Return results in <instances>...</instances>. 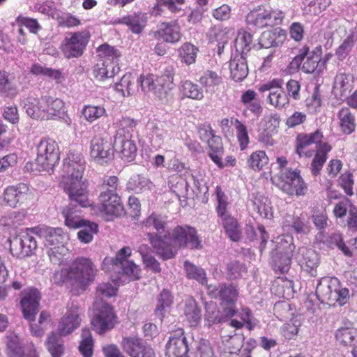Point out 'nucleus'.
Listing matches in <instances>:
<instances>
[{
  "label": "nucleus",
  "mask_w": 357,
  "mask_h": 357,
  "mask_svg": "<svg viewBox=\"0 0 357 357\" xmlns=\"http://www.w3.org/2000/svg\"><path fill=\"white\" fill-rule=\"evenodd\" d=\"M155 233H149L148 236L156 253L163 259L174 257L178 248L189 247L192 249L202 248L196 230L187 225L178 226L171 234L165 230V225H153Z\"/></svg>",
  "instance_id": "f257e3e1"
},
{
  "label": "nucleus",
  "mask_w": 357,
  "mask_h": 357,
  "mask_svg": "<svg viewBox=\"0 0 357 357\" xmlns=\"http://www.w3.org/2000/svg\"><path fill=\"white\" fill-rule=\"evenodd\" d=\"M86 162L80 152L70 150L64 161V168L67 173L63 177L61 185L72 202L86 207L89 204L88 181L83 179Z\"/></svg>",
  "instance_id": "f03ea898"
},
{
  "label": "nucleus",
  "mask_w": 357,
  "mask_h": 357,
  "mask_svg": "<svg viewBox=\"0 0 357 357\" xmlns=\"http://www.w3.org/2000/svg\"><path fill=\"white\" fill-rule=\"evenodd\" d=\"M27 114L36 120H52L61 118L66 112L63 100L50 96L31 99L24 106Z\"/></svg>",
  "instance_id": "7ed1b4c3"
},
{
  "label": "nucleus",
  "mask_w": 357,
  "mask_h": 357,
  "mask_svg": "<svg viewBox=\"0 0 357 357\" xmlns=\"http://www.w3.org/2000/svg\"><path fill=\"white\" fill-rule=\"evenodd\" d=\"M316 295L321 303L342 306L349 302L350 294L336 277H323L317 286Z\"/></svg>",
  "instance_id": "20e7f679"
},
{
  "label": "nucleus",
  "mask_w": 357,
  "mask_h": 357,
  "mask_svg": "<svg viewBox=\"0 0 357 357\" xmlns=\"http://www.w3.org/2000/svg\"><path fill=\"white\" fill-rule=\"evenodd\" d=\"M96 268L87 258H79L72 263L69 269H61L54 273L53 280L55 283H63L73 280L82 286L89 285L93 281Z\"/></svg>",
  "instance_id": "39448f33"
},
{
  "label": "nucleus",
  "mask_w": 357,
  "mask_h": 357,
  "mask_svg": "<svg viewBox=\"0 0 357 357\" xmlns=\"http://www.w3.org/2000/svg\"><path fill=\"white\" fill-rule=\"evenodd\" d=\"M271 182L283 192L289 196H304L307 191V184L301 176V170L285 169L272 176Z\"/></svg>",
  "instance_id": "423d86ee"
},
{
  "label": "nucleus",
  "mask_w": 357,
  "mask_h": 357,
  "mask_svg": "<svg viewBox=\"0 0 357 357\" xmlns=\"http://www.w3.org/2000/svg\"><path fill=\"white\" fill-rule=\"evenodd\" d=\"M285 13L278 8L261 5L250 10L245 17L246 24L255 30L273 27L282 24Z\"/></svg>",
  "instance_id": "0eeeda50"
},
{
  "label": "nucleus",
  "mask_w": 357,
  "mask_h": 357,
  "mask_svg": "<svg viewBox=\"0 0 357 357\" xmlns=\"http://www.w3.org/2000/svg\"><path fill=\"white\" fill-rule=\"evenodd\" d=\"M60 160V151L57 142L50 137H43L37 146L36 163L40 171L53 169Z\"/></svg>",
  "instance_id": "6e6552de"
},
{
  "label": "nucleus",
  "mask_w": 357,
  "mask_h": 357,
  "mask_svg": "<svg viewBox=\"0 0 357 357\" xmlns=\"http://www.w3.org/2000/svg\"><path fill=\"white\" fill-rule=\"evenodd\" d=\"M321 54L322 48L320 45L310 53V47L305 45L300 49L299 54L294 58L291 64L299 67L306 58L301 66L302 70L308 74H320L326 68V61H322Z\"/></svg>",
  "instance_id": "1a4fd4ad"
},
{
  "label": "nucleus",
  "mask_w": 357,
  "mask_h": 357,
  "mask_svg": "<svg viewBox=\"0 0 357 357\" xmlns=\"http://www.w3.org/2000/svg\"><path fill=\"white\" fill-rule=\"evenodd\" d=\"M90 38L91 34L86 30L68 33L60 46L64 57L70 59L82 56Z\"/></svg>",
  "instance_id": "9d476101"
},
{
  "label": "nucleus",
  "mask_w": 357,
  "mask_h": 357,
  "mask_svg": "<svg viewBox=\"0 0 357 357\" xmlns=\"http://www.w3.org/2000/svg\"><path fill=\"white\" fill-rule=\"evenodd\" d=\"M283 82L282 79L274 78L258 86V90L261 93L269 91L267 97L268 103L278 110L284 109L289 105V96L282 87Z\"/></svg>",
  "instance_id": "9b49d317"
},
{
  "label": "nucleus",
  "mask_w": 357,
  "mask_h": 357,
  "mask_svg": "<svg viewBox=\"0 0 357 357\" xmlns=\"http://www.w3.org/2000/svg\"><path fill=\"white\" fill-rule=\"evenodd\" d=\"M131 249L129 247L121 248L116 255L115 258L106 257L103 264H111L113 269L121 268L122 273L127 275L130 280H137L140 277L141 270L132 261L127 258L131 255Z\"/></svg>",
  "instance_id": "f8f14e48"
},
{
  "label": "nucleus",
  "mask_w": 357,
  "mask_h": 357,
  "mask_svg": "<svg viewBox=\"0 0 357 357\" xmlns=\"http://www.w3.org/2000/svg\"><path fill=\"white\" fill-rule=\"evenodd\" d=\"M99 211L108 220L126 213L121 197L118 193L100 192L98 196Z\"/></svg>",
  "instance_id": "ddd939ff"
},
{
  "label": "nucleus",
  "mask_w": 357,
  "mask_h": 357,
  "mask_svg": "<svg viewBox=\"0 0 357 357\" xmlns=\"http://www.w3.org/2000/svg\"><path fill=\"white\" fill-rule=\"evenodd\" d=\"M96 314L91 320L93 328L99 334H102L114 328L116 317L112 307L105 303L95 304Z\"/></svg>",
  "instance_id": "4468645a"
},
{
  "label": "nucleus",
  "mask_w": 357,
  "mask_h": 357,
  "mask_svg": "<svg viewBox=\"0 0 357 357\" xmlns=\"http://www.w3.org/2000/svg\"><path fill=\"white\" fill-rule=\"evenodd\" d=\"M112 155L113 145L110 139L101 133L95 135L89 144V156L91 160L102 164Z\"/></svg>",
  "instance_id": "2eb2a0df"
},
{
  "label": "nucleus",
  "mask_w": 357,
  "mask_h": 357,
  "mask_svg": "<svg viewBox=\"0 0 357 357\" xmlns=\"http://www.w3.org/2000/svg\"><path fill=\"white\" fill-rule=\"evenodd\" d=\"M33 232L43 240L45 246L51 247L65 244L68 236L61 227H52L46 225H39L32 229Z\"/></svg>",
  "instance_id": "dca6fc26"
},
{
  "label": "nucleus",
  "mask_w": 357,
  "mask_h": 357,
  "mask_svg": "<svg viewBox=\"0 0 357 357\" xmlns=\"http://www.w3.org/2000/svg\"><path fill=\"white\" fill-rule=\"evenodd\" d=\"M182 36L181 27L176 20L160 22L158 24L157 29L153 32L154 39L170 44L178 43Z\"/></svg>",
  "instance_id": "f3484780"
},
{
  "label": "nucleus",
  "mask_w": 357,
  "mask_h": 357,
  "mask_svg": "<svg viewBox=\"0 0 357 357\" xmlns=\"http://www.w3.org/2000/svg\"><path fill=\"white\" fill-rule=\"evenodd\" d=\"M20 297L24 317L29 321H34L40 300L39 291L34 288H27L21 292Z\"/></svg>",
  "instance_id": "a211bd4d"
},
{
  "label": "nucleus",
  "mask_w": 357,
  "mask_h": 357,
  "mask_svg": "<svg viewBox=\"0 0 357 357\" xmlns=\"http://www.w3.org/2000/svg\"><path fill=\"white\" fill-rule=\"evenodd\" d=\"M9 241L10 253L17 258L31 256L37 248L35 238L28 233L15 236Z\"/></svg>",
  "instance_id": "6ab92c4d"
},
{
  "label": "nucleus",
  "mask_w": 357,
  "mask_h": 357,
  "mask_svg": "<svg viewBox=\"0 0 357 357\" xmlns=\"http://www.w3.org/2000/svg\"><path fill=\"white\" fill-rule=\"evenodd\" d=\"M114 146L119 157L124 161L131 162L137 155V145L130 133L116 132Z\"/></svg>",
  "instance_id": "aec40b11"
},
{
  "label": "nucleus",
  "mask_w": 357,
  "mask_h": 357,
  "mask_svg": "<svg viewBox=\"0 0 357 357\" xmlns=\"http://www.w3.org/2000/svg\"><path fill=\"white\" fill-rule=\"evenodd\" d=\"M29 188L24 183L6 187L3 192L1 204L15 208L24 204L29 198Z\"/></svg>",
  "instance_id": "412c9836"
},
{
  "label": "nucleus",
  "mask_w": 357,
  "mask_h": 357,
  "mask_svg": "<svg viewBox=\"0 0 357 357\" xmlns=\"http://www.w3.org/2000/svg\"><path fill=\"white\" fill-rule=\"evenodd\" d=\"M324 138L323 132L317 129L311 133H299L296 135L295 141V152L300 158L305 156L310 158L312 155V151H305V149L313 144H320Z\"/></svg>",
  "instance_id": "4be33fe9"
},
{
  "label": "nucleus",
  "mask_w": 357,
  "mask_h": 357,
  "mask_svg": "<svg viewBox=\"0 0 357 357\" xmlns=\"http://www.w3.org/2000/svg\"><path fill=\"white\" fill-rule=\"evenodd\" d=\"M188 350L183 330L182 328L176 330L171 334L166 344V355L169 357H185Z\"/></svg>",
  "instance_id": "5701e85b"
},
{
  "label": "nucleus",
  "mask_w": 357,
  "mask_h": 357,
  "mask_svg": "<svg viewBox=\"0 0 357 357\" xmlns=\"http://www.w3.org/2000/svg\"><path fill=\"white\" fill-rule=\"evenodd\" d=\"M116 24H124L135 34H141L148 24V15L146 13L135 12L119 18L114 22Z\"/></svg>",
  "instance_id": "b1692460"
},
{
  "label": "nucleus",
  "mask_w": 357,
  "mask_h": 357,
  "mask_svg": "<svg viewBox=\"0 0 357 357\" xmlns=\"http://www.w3.org/2000/svg\"><path fill=\"white\" fill-rule=\"evenodd\" d=\"M81 319L76 307H68L66 312L61 319L58 325V333L66 336L72 333L80 325Z\"/></svg>",
  "instance_id": "393cba45"
},
{
  "label": "nucleus",
  "mask_w": 357,
  "mask_h": 357,
  "mask_svg": "<svg viewBox=\"0 0 357 357\" xmlns=\"http://www.w3.org/2000/svg\"><path fill=\"white\" fill-rule=\"evenodd\" d=\"M230 76L235 82L243 81L248 75L246 57L236 54L229 62Z\"/></svg>",
  "instance_id": "a878e982"
},
{
  "label": "nucleus",
  "mask_w": 357,
  "mask_h": 357,
  "mask_svg": "<svg viewBox=\"0 0 357 357\" xmlns=\"http://www.w3.org/2000/svg\"><path fill=\"white\" fill-rule=\"evenodd\" d=\"M286 36V31L281 28L266 31L261 33L259 44L264 48L279 46L284 41Z\"/></svg>",
  "instance_id": "bb28decb"
},
{
  "label": "nucleus",
  "mask_w": 357,
  "mask_h": 357,
  "mask_svg": "<svg viewBox=\"0 0 357 357\" xmlns=\"http://www.w3.org/2000/svg\"><path fill=\"white\" fill-rule=\"evenodd\" d=\"M340 131L344 135L353 133L356 128V119L351 109L342 107L337 114Z\"/></svg>",
  "instance_id": "cd10ccee"
},
{
  "label": "nucleus",
  "mask_w": 357,
  "mask_h": 357,
  "mask_svg": "<svg viewBox=\"0 0 357 357\" xmlns=\"http://www.w3.org/2000/svg\"><path fill=\"white\" fill-rule=\"evenodd\" d=\"M331 150L332 146L328 142H323L319 144L311 162V173L312 175L317 176L320 174L328 158V153Z\"/></svg>",
  "instance_id": "c85d7f7f"
},
{
  "label": "nucleus",
  "mask_w": 357,
  "mask_h": 357,
  "mask_svg": "<svg viewBox=\"0 0 357 357\" xmlns=\"http://www.w3.org/2000/svg\"><path fill=\"white\" fill-rule=\"evenodd\" d=\"M99 61L109 63L111 66H116L119 67V59L121 56L119 50L107 43L100 45L97 48Z\"/></svg>",
  "instance_id": "c756f323"
},
{
  "label": "nucleus",
  "mask_w": 357,
  "mask_h": 357,
  "mask_svg": "<svg viewBox=\"0 0 357 357\" xmlns=\"http://www.w3.org/2000/svg\"><path fill=\"white\" fill-rule=\"evenodd\" d=\"M207 144L209 149L208 156L218 167L223 168V146L221 137L215 135L208 140Z\"/></svg>",
  "instance_id": "7c9ffc66"
},
{
  "label": "nucleus",
  "mask_w": 357,
  "mask_h": 357,
  "mask_svg": "<svg viewBox=\"0 0 357 357\" xmlns=\"http://www.w3.org/2000/svg\"><path fill=\"white\" fill-rule=\"evenodd\" d=\"M185 3V0H156V3L152 7L151 13L154 16L162 15L163 6L174 14L179 13L183 10L181 6Z\"/></svg>",
  "instance_id": "2f4dec72"
},
{
  "label": "nucleus",
  "mask_w": 357,
  "mask_h": 357,
  "mask_svg": "<svg viewBox=\"0 0 357 357\" xmlns=\"http://www.w3.org/2000/svg\"><path fill=\"white\" fill-rule=\"evenodd\" d=\"M252 210L262 218H268L271 216V202L268 197L260 193L252 195L251 199Z\"/></svg>",
  "instance_id": "473e14b6"
},
{
  "label": "nucleus",
  "mask_w": 357,
  "mask_h": 357,
  "mask_svg": "<svg viewBox=\"0 0 357 357\" xmlns=\"http://www.w3.org/2000/svg\"><path fill=\"white\" fill-rule=\"evenodd\" d=\"M244 337L241 334L222 337V349L225 353L238 355L243 346Z\"/></svg>",
  "instance_id": "72a5a7b5"
},
{
  "label": "nucleus",
  "mask_w": 357,
  "mask_h": 357,
  "mask_svg": "<svg viewBox=\"0 0 357 357\" xmlns=\"http://www.w3.org/2000/svg\"><path fill=\"white\" fill-rule=\"evenodd\" d=\"M229 29L227 27L215 25L211 28L208 33V39L211 43H218V52L219 54L223 51L225 45L229 40Z\"/></svg>",
  "instance_id": "f704fd0d"
},
{
  "label": "nucleus",
  "mask_w": 357,
  "mask_h": 357,
  "mask_svg": "<svg viewBox=\"0 0 357 357\" xmlns=\"http://www.w3.org/2000/svg\"><path fill=\"white\" fill-rule=\"evenodd\" d=\"M253 42L252 35L245 29H241L238 31L235 40V47L237 55L246 56L251 50Z\"/></svg>",
  "instance_id": "c9c22d12"
},
{
  "label": "nucleus",
  "mask_w": 357,
  "mask_h": 357,
  "mask_svg": "<svg viewBox=\"0 0 357 357\" xmlns=\"http://www.w3.org/2000/svg\"><path fill=\"white\" fill-rule=\"evenodd\" d=\"M119 71L120 67L98 61L93 68V75L96 79L102 81L114 77Z\"/></svg>",
  "instance_id": "e433bc0d"
},
{
  "label": "nucleus",
  "mask_w": 357,
  "mask_h": 357,
  "mask_svg": "<svg viewBox=\"0 0 357 357\" xmlns=\"http://www.w3.org/2000/svg\"><path fill=\"white\" fill-rule=\"evenodd\" d=\"M183 314L190 326L195 327L201 320V310L198 307L196 301L192 298H188L185 302Z\"/></svg>",
  "instance_id": "4c0bfd02"
},
{
  "label": "nucleus",
  "mask_w": 357,
  "mask_h": 357,
  "mask_svg": "<svg viewBox=\"0 0 357 357\" xmlns=\"http://www.w3.org/2000/svg\"><path fill=\"white\" fill-rule=\"evenodd\" d=\"M179 91L183 98L200 100L204 98L202 89L190 80L181 82Z\"/></svg>",
  "instance_id": "58836bf2"
},
{
  "label": "nucleus",
  "mask_w": 357,
  "mask_h": 357,
  "mask_svg": "<svg viewBox=\"0 0 357 357\" xmlns=\"http://www.w3.org/2000/svg\"><path fill=\"white\" fill-rule=\"evenodd\" d=\"M269 162V158L264 151L257 150L252 152L247 159L248 166L255 172L262 170Z\"/></svg>",
  "instance_id": "ea45409f"
},
{
  "label": "nucleus",
  "mask_w": 357,
  "mask_h": 357,
  "mask_svg": "<svg viewBox=\"0 0 357 357\" xmlns=\"http://www.w3.org/2000/svg\"><path fill=\"white\" fill-rule=\"evenodd\" d=\"M219 294L221 305H234L238 297V291L232 284H220Z\"/></svg>",
  "instance_id": "a19ab883"
},
{
  "label": "nucleus",
  "mask_w": 357,
  "mask_h": 357,
  "mask_svg": "<svg viewBox=\"0 0 357 357\" xmlns=\"http://www.w3.org/2000/svg\"><path fill=\"white\" fill-rule=\"evenodd\" d=\"M114 90L121 97H127L132 95L135 92V84L130 73H126L120 82L114 85Z\"/></svg>",
  "instance_id": "79ce46f5"
},
{
  "label": "nucleus",
  "mask_w": 357,
  "mask_h": 357,
  "mask_svg": "<svg viewBox=\"0 0 357 357\" xmlns=\"http://www.w3.org/2000/svg\"><path fill=\"white\" fill-rule=\"evenodd\" d=\"M273 268L276 273H286L290 268L291 256L290 252H277L273 255Z\"/></svg>",
  "instance_id": "37998d69"
},
{
  "label": "nucleus",
  "mask_w": 357,
  "mask_h": 357,
  "mask_svg": "<svg viewBox=\"0 0 357 357\" xmlns=\"http://www.w3.org/2000/svg\"><path fill=\"white\" fill-rule=\"evenodd\" d=\"M47 349L52 357H61L64 353L63 341L59 334L52 333L46 341Z\"/></svg>",
  "instance_id": "c03bdc74"
},
{
  "label": "nucleus",
  "mask_w": 357,
  "mask_h": 357,
  "mask_svg": "<svg viewBox=\"0 0 357 357\" xmlns=\"http://www.w3.org/2000/svg\"><path fill=\"white\" fill-rule=\"evenodd\" d=\"M301 251L304 255L302 267L309 273L311 276L317 275V267L318 266L317 254L311 249H301Z\"/></svg>",
  "instance_id": "a18cd8bd"
},
{
  "label": "nucleus",
  "mask_w": 357,
  "mask_h": 357,
  "mask_svg": "<svg viewBox=\"0 0 357 357\" xmlns=\"http://www.w3.org/2000/svg\"><path fill=\"white\" fill-rule=\"evenodd\" d=\"M357 337V328L344 326L338 328L335 332V338L343 345H354Z\"/></svg>",
  "instance_id": "49530a36"
},
{
  "label": "nucleus",
  "mask_w": 357,
  "mask_h": 357,
  "mask_svg": "<svg viewBox=\"0 0 357 357\" xmlns=\"http://www.w3.org/2000/svg\"><path fill=\"white\" fill-rule=\"evenodd\" d=\"M174 70L173 68H167L164 70L163 73L156 77V86L159 89L164 90L165 93L171 91L174 86Z\"/></svg>",
  "instance_id": "de8ad7c7"
},
{
  "label": "nucleus",
  "mask_w": 357,
  "mask_h": 357,
  "mask_svg": "<svg viewBox=\"0 0 357 357\" xmlns=\"http://www.w3.org/2000/svg\"><path fill=\"white\" fill-rule=\"evenodd\" d=\"M124 351L131 357H137L143 351L144 346L142 340L137 337H126L122 342Z\"/></svg>",
  "instance_id": "09e8293b"
},
{
  "label": "nucleus",
  "mask_w": 357,
  "mask_h": 357,
  "mask_svg": "<svg viewBox=\"0 0 357 357\" xmlns=\"http://www.w3.org/2000/svg\"><path fill=\"white\" fill-rule=\"evenodd\" d=\"M198 51V48L193 44L184 43L178 49L181 61L188 66L195 63Z\"/></svg>",
  "instance_id": "8fccbe9b"
},
{
  "label": "nucleus",
  "mask_w": 357,
  "mask_h": 357,
  "mask_svg": "<svg viewBox=\"0 0 357 357\" xmlns=\"http://www.w3.org/2000/svg\"><path fill=\"white\" fill-rule=\"evenodd\" d=\"M68 248L65 244L51 247L48 248L47 255L50 261L54 264L61 265L66 262V256L68 255Z\"/></svg>",
  "instance_id": "3c124183"
},
{
  "label": "nucleus",
  "mask_w": 357,
  "mask_h": 357,
  "mask_svg": "<svg viewBox=\"0 0 357 357\" xmlns=\"http://www.w3.org/2000/svg\"><path fill=\"white\" fill-rule=\"evenodd\" d=\"M70 226V225H67ZM74 228H79L77 232V238L83 243H89L92 241L93 235L98 231V225H73Z\"/></svg>",
  "instance_id": "603ef678"
},
{
  "label": "nucleus",
  "mask_w": 357,
  "mask_h": 357,
  "mask_svg": "<svg viewBox=\"0 0 357 357\" xmlns=\"http://www.w3.org/2000/svg\"><path fill=\"white\" fill-rule=\"evenodd\" d=\"M198 81L206 89L214 88L221 84L223 82L221 75L210 70L205 71Z\"/></svg>",
  "instance_id": "864d4df0"
},
{
  "label": "nucleus",
  "mask_w": 357,
  "mask_h": 357,
  "mask_svg": "<svg viewBox=\"0 0 357 357\" xmlns=\"http://www.w3.org/2000/svg\"><path fill=\"white\" fill-rule=\"evenodd\" d=\"M234 126L236 131V137L241 151L245 150L250 144V137L246 126L238 119L234 122Z\"/></svg>",
  "instance_id": "5fc2aeb1"
},
{
  "label": "nucleus",
  "mask_w": 357,
  "mask_h": 357,
  "mask_svg": "<svg viewBox=\"0 0 357 357\" xmlns=\"http://www.w3.org/2000/svg\"><path fill=\"white\" fill-rule=\"evenodd\" d=\"M93 340L89 328H84L82 332V341L79 350L84 357H91L93 354Z\"/></svg>",
  "instance_id": "6e6d98bb"
},
{
  "label": "nucleus",
  "mask_w": 357,
  "mask_h": 357,
  "mask_svg": "<svg viewBox=\"0 0 357 357\" xmlns=\"http://www.w3.org/2000/svg\"><path fill=\"white\" fill-rule=\"evenodd\" d=\"M184 267L188 278L195 279L202 284H206V274L203 268L187 261L184 263Z\"/></svg>",
  "instance_id": "4d7b16f0"
},
{
  "label": "nucleus",
  "mask_w": 357,
  "mask_h": 357,
  "mask_svg": "<svg viewBox=\"0 0 357 357\" xmlns=\"http://www.w3.org/2000/svg\"><path fill=\"white\" fill-rule=\"evenodd\" d=\"M82 114L84 119L89 123H92L102 116L105 115L106 110L103 106H94V105H85L82 110Z\"/></svg>",
  "instance_id": "13d9d810"
},
{
  "label": "nucleus",
  "mask_w": 357,
  "mask_h": 357,
  "mask_svg": "<svg viewBox=\"0 0 357 357\" xmlns=\"http://www.w3.org/2000/svg\"><path fill=\"white\" fill-rule=\"evenodd\" d=\"M119 286V279H113L112 283L102 282L96 289V294L102 298H110L116 294Z\"/></svg>",
  "instance_id": "bf43d9fd"
},
{
  "label": "nucleus",
  "mask_w": 357,
  "mask_h": 357,
  "mask_svg": "<svg viewBox=\"0 0 357 357\" xmlns=\"http://www.w3.org/2000/svg\"><path fill=\"white\" fill-rule=\"evenodd\" d=\"M50 314L46 311H42L40 314L38 324L29 321L32 335L40 337L43 335L45 326L50 321Z\"/></svg>",
  "instance_id": "052dcab7"
},
{
  "label": "nucleus",
  "mask_w": 357,
  "mask_h": 357,
  "mask_svg": "<svg viewBox=\"0 0 357 357\" xmlns=\"http://www.w3.org/2000/svg\"><path fill=\"white\" fill-rule=\"evenodd\" d=\"M7 338V353L10 357H21L22 349L20 339L15 334H9Z\"/></svg>",
  "instance_id": "680f3d73"
},
{
  "label": "nucleus",
  "mask_w": 357,
  "mask_h": 357,
  "mask_svg": "<svg viewBox=\"0 0 357 357\" xmlns=\"http://www.w3.org/2000/svg\"><path fill=\"white\" fill-rule=\"evenodd\" d=\"M137 83L144 93H149L157 89L156 76L153 73H142L138 77Z\"/></svg>",
  "instance_id": "e2e57ef3"
},
{
  "label": "nucleus",
  "mask_w": 357,
  "mask_h": 357,
  "mask_svg": "<svg viewBox=\"0 0 357 357\" xmlns=\"http://www.w3.org/2000/svg\"><path fill=\"white\" fill-rule=\"evenodd\" d=\"M173 302V296L167 289H163L160 294L158 299V304L155 308V313L158 316L162 317L163 311H165Z\"/></svg>",
  "instance_id": "0e129e2a"
},
{
  "label": "nucleus",
  "mask_w": 357,
  "mask_h": 357,
  "mask_svg": "<svg viewBox=\"0 0 357 357\" xmlns=\"http://www.w3.org/2000/svg\"><path fill=\"white\" fill-rule=\"evenodd\" d=\"M204 321L208 326L222 323V318L220 317V311L217 310L215 304L210 303L206 305Z\"/></svg>",
  "instance_id": "69168bd1"
},
{
  "label": "nucleus",
  "mask_w": 357,
  "mask_h": 357,
  "mask_svg": "<svg viewBox=\"0 0 357 357\" xmlns=\"http://www.w3.org/2000/svg\"><path fill=\"white\" fill-rule=\"evenodd\" d=\"M15 22L19 26H25L31 33L35 34L42 29L36 19L24 17L21 15L16 17Z\"/></svg>",
  "instance_id": "338daca9"
},
{
  "label": "nucleus",
  "mask_w": 357,
  "mask_h": 357,
  "mask_svg": "<svg viewBox=\"0 0 357 357\" xmlns=\"http://www.w3.org/2000/svg\"><path fill=\"white\" fill-rule=\"evenodd\" d=\"M353 177V174L351 172L346 171L340 175L338 179L340 186L343 189L345 194L350 197L354 195L353 186L354 181Z\"/></svg>",
  "instance_id": "774afa93"
}]
</instances>
